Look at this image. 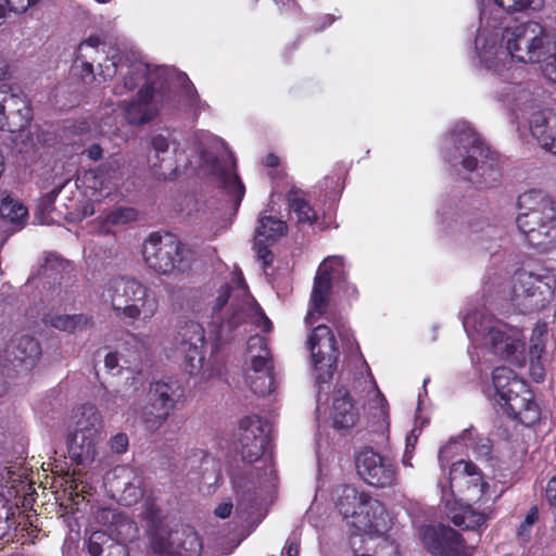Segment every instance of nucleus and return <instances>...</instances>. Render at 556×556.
<instances>
[{"label": "nucleus", "mask_w": 556, "mask_h": 556, "mask_svg": "<svg viewBox=\"0 0 556 556\" xmlns=\"http://www.w3.org/2000/svg\"><path fill=\"white\" fill-rule=\"evenodd\" d=\"M476 55L480 66L501 80L496 98L518 117L532 105L533 99L529 85L519 81L523 73L520 67H514L513 59L505 43L503 13L498 9L482 10L480 26L475 39Z\"/></svg>", "instance_id": "nucleus-1"}, {"label": "nucleus", "mask_w": 556, "mask_h": 556, "mask_svg": "<svg viewBox=\"0 0 556 556\" xmlns=\"http://www.w3.org/2000/svg\"><path fill=\"white\" fill-rule=\"evenodd\" d=\"M238 292L239 294L233 296L232 312L227 321H223L217 316V312L228 302L230 287L224 285L214 300L212 306L214 315L208 324V339L213 343L214 352H217L224 343L230 340L232 330L242 321H250L264 332H269L273 329L271 321L265 316L255 300L248 294L247 286L241 277L238 278Z\"/></svg>", "instance_id": "nucleus-2"}, {"label": "nucleus", "mask_w": 556, "mask_h": 556, "mask_svg": "<svg viewBox=\"0 0 556 556\" xmlns=\"http://www.w3.org/2000/svg\"><path fill=\"white\" fill-rule=\"evenodd\" d=\"M101 298L110 304L116 317L127 320L149 323L159 311V301L148 286L129 277L109 279L102 290Z\"/></svg>", "instance_id": "nucleus-3"}, {"label": "nucleus", "mask_w": 556, "mask_h": 556, "mask_svg": "<svg viewBox=\"0 0 556 556\" xmlns=\"http://www.w3.org/2000/svg\"><path fill=\"white\" fill-rule=\"evenodd\" d=\"M526 211L516 223L529 244L547 251L556 245V204L545 192L531 190L519 198Z\"/></svg>", "instance_id": "nucleus-4"}, {"label": "nucleus", "mask_w": 556, "mask_h": 556, "mask_svg": "<svg viewBox=\"0 0 556 556\" xmlns=\"http://www.w3.org/2000/svg\"><path fill=\"white\" fill-rule=\"evenodd\" d=\"M451 141L454 146V153L448 157L452 165H456L462 159L463 167L468 172L477 170V178L473 182L484 187H493L501 179V169L497 160L476 131L466 122L458 123L452 131Z\"/></svg>", "instance_id": "nucleus-5"}, {"label": "nucleus", "mask_w": 556, "mask_h": 556, "mask_svg": "<svg viewBox=\"0 0 556 556\" xmlns=\"http://www.w3.org/2000/svg\"><path fill=\"white\" fill-rule=\"evenodd\" d=\"M464 328L475 342L490 345L493 353L511 362L522 365L525 357L523 336L521 330L486 316L481 312L468 313L463 319Z\"/></svg>", "instance_id": "nucleus-6"}, {"label": "nucleus", "mask_w": 556, "mask_h": 556, "mask_svg": "<svg viewBox=\"0 0 556 556\" xmlns=\"http://www.w3.org/2000/svg\"><path fill=\"white\" fill-rule=\"evenodd\" d=\"M100 75L103 76L105 80L113 78L117 73L121 74L123 80L122 84H116L114 86V92L116 94L122 96L128 91H132L137 87H149L151 89H155L161 85L159 80L164 79L167 81L169 77L176 75L178 80L181 83L185 94L190 99V103L194 104L198 99L197 90L187 75L184 73L176 74L173 68L155 67L151 70L147 63L141 61L117 64L114 60H106L105 63L100 64Z\"/></svg>", "instance_id": "nucleus-7"}, {"label": "nucleus", "mask_w": 556, "mask_h": 556, "mask_svg": "<svg viewBox=\"0 0 556 556\" xmlns=\"http://www.w3.org/2000/svg\"><path fill=\"white\" fill-rule=\"evenodd\" d=\"M336 507L343 518H351L357 533L370 536L383 534L388 529V514L383 505L352 485H341L336 490Z\"/></svg>", "instance_id": "nucleus-8"}, {"label": "nucleus", "mask_w": 556, "mask_h": 556, "mask_svg": "<svg viewBox=\"0 0 556 556\" xmlns=\"http://www.w3.org/2000/svg\"><path fill=\"white\" fill-rule=\"evenodd\" d=\"M495 389V402L505 408L508 415L525 426H532L541 418L539 405L533 400L526 381L510 368L501 366L492 375Z\"/></svg>", "instance_id": "nucleus-9"}, {"label": "nucleus", "mask_w": 556, "mask_h": 556, "mask_svg": "<svg viewBox=\"0 0 556 556\" xmlns=\"http://www.w3.org/2000/svg\"><path fill=\"white\" fill-rule=\"evenodd\" d=\"M495 389V402L505 408L508 415L525 426H532L541 418L539 405L533 400L526 381L510 368L501 366L492 375Z\"/></svg>", "instance_id": "nucleus-10"}, {"label": "nucleus", "mask_w": 556, "mask_h": 556, "mask_svg": "<svg viewBox=\"0 0 556 556\" xmlns=\"http://www.w3.org/2000/svg\"><path fill=\"white\" fill-rule=\"evenodd\" d=\"M71 420V456L77 464H90L96 459L97 445L103 430L102 415L93 404L87 403L72 412Z\"/></svg>", "instance_id": "nucleus-11"}, {"label": "nucleus", "mask_w": 556, "mask_h": 556, "mask_svg": "<svg viewBox=\"0 0 556 556\" xmlns=\"http://www.w3.org/2000/svg\"><path fill=\"white\" fill-rule=\"evenodd\" d=\"M555 281L525 270L516 273L503 288L504 299L521 313H531L543 308L555 292Z\"/></svg>", "instance_id": "nucleus-12"}, {"label": "nucleus", "mask_w": 556, "mask_h": 556, "mask_svg": "<svg viewBox=\"0 0 556 556\" xmlns=\"http://www.w3.org/2000/svg\"><path fill=\"white\" fill-rule=\"evenodd\" d=\"M555 35L542 24L528 21L505 27V43L510 51L513 62L535 63L544 54Z\"/></svg>", "instance_id": "nucleus-13"}, {"label": "nucleus", "mask_w": 556, "mask_h": 556, "mask_svg": "<svg viewBox=\"0 0 556 556\" xmlns=\"http://www.w3.org/2000/svg\"><path fill=\"white\" fill-rule=\"evenodd\" d=\"M182 392L177 383L155 381L150 384L147 403L134 410L136 419L148 431H157L181 402Z\"/></svg>", "instance_id": "nucleus-14"}, {"label": "nucleus", "mask_w": 556, "mask_h": 556, "mask_svg": "<svg viewBox=\"0 0 556 556\" xmlns=\"http://www.w3.org/2000/svg\"><path fill=\"white\" fill-rule=\"evenodd\" d=\"M186 249L174 235L151 233L142 244L144 264L159 275H173L184 269Z\"/></svg>", "instance_id": "nucleus-15"}, {"label": "nucleus", "mask_w": 556, "mask_h": 556, "mask_svg": "<svg viewBox=\"0 0 556 556\" xmlns=\"http://www.w3.org/2000/svg\"><path fill=\"white\" fill-rule=\"evenodd\" d=\"M150 548L160 556H201L203 544L190 526H157L150 532Z\"/></svg>", "instance_id": "nucleus-16"}, {"label": "nucleus", "mask_w": 556, "mask_h": 556, "mask_svg": "<svg viewBox=\"0 0 556 556\" xmlns=\"http://www.w3.org/2000/svg\"><path fill=\"white\" fill-rule=\"evenodd\" d=\"M245 382L251 391L265 396L273 391L274 380L270 375V352L263 336H251L247 342Z\"/></svg>", "instance_id": "nucleus-17"}, {"label": "nucleus", "mask_w": 556, "mask_h": 556, "mask_svg": "<svg viewBox=\"0 0 556 556\" xmlns=\"http://www.w3.org/2000/svg\"><path fill=\"white\" fill-rule=\"evenodd\" d=\"M346 276L343 257L332 255L320 263L311 294L312 307L305 317L307 324H313L317 317L326 314L332 279L344 281Z\"/></svg>", "instance_id": "nucleus-18"}, {"label": "nucleus", "mask_w": 556, "mask_h": 556, "mask_svg": "<svg viewBox=\"0 0 556 556\" xmlns=\"http://www.w3.org/2000/svg\"><path fill=\"white\" fill-rule=\"evenodd\" d=\"M346 276L343 257L332 255L320 263L311 294L312 307L305 317L307 324H313L317 317L326 314L332 279L344 281Z\"/></svg>", "instance_id": "nucleus-19"}, {"label": "nucleus", "mask_w": 556, "mask_h": 556, "mask_svg": "<svg viewBox=\"0 0 556 556\" xmlns=\"http://www.w3.org/2000/svg\"><path fill=\"white\" fill-rule=\"evenodd\" d=\"M316 379L319 383L330 380L337 368L339 351L331 329L326 325H318L307 339Z\"/></svg>", "instance_id": "nucleus-20"}, {"label": "nucleus", "mask_w": 556, "mask_h": 556, "mask_svg": "<svg viewBox=\"0 0 556 556\" xmlns=\"http://www.w3.org/2000/svg\"><path fill=\"white\" fill-rule=\"evenodd\" d=\"M359 477L369 485L383 489L396 482L397 467L395 463L381 456L371 447H365L355 458Z\"/></svg>", "instance_id": "nucleus-21"}, {"label": "nucleus", "mask_w": 556, "mask_h": 556, "mask_svg": "<svg viewBox=\"0 0 556 556\" xmlns=\"http://www.w3.org/2000/svg\"><path fill=\"white\" fill-rule=\"evenodd\" d=\"M41 355L38 341L27 334L12 337L0 351V363L11 366L16 372L31 370Z\"/></svg>", "instance_id": "nucleus-22"}, {"label": "nucleus", "mask_w": 556, "mask_h": 556, "mask_svg": "<svg viewBox=\"0 0 556 556\" xmlns=\"http://www.w3.org/2000/svg\"><path fill=\"white\" fill-rule=\"evenodd\" d=\"M178 349L185 358V368L191 375H198L204 363L205 331L194 320L185 321L178 330Z\"/></svg>", "instance_id": "nucleus-23"}, {"label": "nucleus", "mask_w": 556, "mask_h": 556, "mask_svg": "<svg viewBox=\"0 0 556 556\" xmlns=\"http://www.w3.org/2000/svg\"><path fill=\"white\" fill-rule=\"evenodd\" d=\"M237 440V450L243 460L253 463L260 459L267 444L262 419L256 415L243 417L239 422Z\"/></svg>", "instance_id": "nucleus-24"}, {"label": "nucleus", "mask_w": 556, "mask_h": 556, "mask_svg": "<svg viewBox=\"0 0 556 556\" xmlns=\"http://www.w3.org/2000/svg\"><path fill=\"white\" fill-rule=\"evenodd\" d=\"M420 539L433 555L441 556H471L472 548L468 547L462 536L451 528H442L441 535L448 541L443 545L439 538V532L433 527H422L419 530Z\"/></svg>", "instance_id": "nucleus-25"}, {"label": "nucleus", "mask_w": 556, "mask_h": 556, "mask_svg": "<svg viewBox=\"0 0 556 556\" xmlns=\"http://www.w3.org/2000/svg\"><path fill=\"white\" fill-rule=\"evenodd\" d=\"M237 162L231 153H226L223 159L213 164V173L217 177L222 188L229 197L231 210L237 212L245 193V188L236 173Z\"/></svg>", "instance_id": "nucleus-26"}, {"label": "nucleus", "mask_w": 556, "mask_h": 556, "mask_svg": "<svg viewBox=\"0 0 556 556\" xmlns=\"http://www.w3.org/2000/svg\"><path fill=\"white\" fill-rule=\"evenodd\" d=\"M94 520L108 529V534L122 542H131L138 535L136 522L126 514L111 508H99L94 513Z\"/></svg>", "instance_id": "nucleus-27"}, {"label": "nucleus", "mask_w": 556, "mask_h": 556, "mask_svg": "<svg viewBox=\"0 0 556 556\" xmlns=\"http://www.w3.org/2000/svg\"><path fill=\"white\" fill-rule=\"evenodd\" d=\"M154 90L149 87L140 88L135 99L121 103L124 118L129 124L142 125L156 116L159 104L154 99Z\"/></svg>", "instance_id": "nucleus-28"}, {"label": "nucleus", "mask_w": 556, "mask_h": 556, "mask_svg": "<svg viewBox=\"0 0 556 556\" xmlns=\"http://www.w3.org/2000/svg\"><path fill=\"white\" fill-rule=\"evenodd\" d=\"M451 488L467 486L469 500L479 501L485 493L488 483L482 480L478 467L469 462L459 460L452 465L450 471Z\"/></svg>", "instance_id": "nucleus-29"}, {"label": "nucleus", "mask_w": 556, "mask_h": 556, "mask_svg": "<svg viewBox=\"0 0 556 556\" xmlns=\"http://www.w3.org/2000/svg\"><path fill=\"white\" fill-rule=\"evenodd\" d=\"M115 172L98 167L84 172L77 178V185L84 189V193L91 202H100L102 198L108 197L112 189V178Z\"/></svg>", "instance_id": "nucleus-30"}, {"label": "nucleus", "mask_w": 556, "mask_h": 556, "mask_svg": "<svg viewBox=\"0 0 556 556\" xmlns=\"http://www.w3.org/2000/svg\"><path fill=\"white\" fill-rule=\"evenodd\" d=\"M5 103L10 109L12 116L18 117V127L23 128L31 119V109L28 100L25 96L14 94L11 92V88L8 85L0 86V130L3 129L7 115H5Z\"/></svg>", "instance_id": "nucleus-31"}, {"label": "nucleus", "mask_w": 556, "mask_h": 556, "mask_svg": "<svg viewBox=\"0 0 556 556\" xmlns=\"http://www.w3.org/2000/svg\"><path fill=\"white\" fill-rule=\"evenodd\" d=\"M330 417L333 427L338 430H348L356 424L358 414L345 389H339L334 392Z\"/></svg>", "instance_id": "nucleus-32"}, {"label": "nucleus", "mask_w": 556, "mask_h": 556, "mask_svg": "<svg viewBox=\"0 0 556 556\" xmlns=\"http://www.w3.org/2000/svg\"><path fill=\"white\" fill-rule=\"evenodd\" d=\"M446 516L457 527L468 530L480 529L486 521V515L460 502H446Z\"/></svg>", "instance_id": "nucleus-33"}, {"label": "nucleus", "mask_w": 556, "mask_h": 556, "mask_svg": "<svg viewBox=\"0 0 556 556\" xmlns=\"http://www.w3.org/2000/svg\"><path fill=\"white\" fill-rule=\"evenodd\" d=\"M530 130L540 146L556 155V115L545 117L538 112L531 116Z\"/></svg>", "instance_id": "nucleus-34"}, {"label": "nucleus", "mask_w": 556, "mask_h": 556, "mask_svg": "<svg viewBox=\"0 0 556 556\" xmlns=\"http://www.w3.org/2000/svg\"><path fill=\"white\" fill-rule=\"evenodd\" d=\"M138 213L135 208L121 206L106 212L99 219V231L104 235L115 233L121 228L137 219Z\"/></svg>", "instance_id": "nucleus-35"}, {"label": "nucleus", "mask_w": 556, "mask_h": 556, "mask_svg": "<svg viewBox=\"0 0 556 556\" xmlns=\"http://www.w3.org/2000/svg\"><path fill=\"white\" fill-rule=\"evenodd\" d=\"M49 325L60 331L74 332L77 329H85L91 325V318L85 314L59 315L48 313L42 318Z\"/></svg>", "instance_id": "nucleus-36"}, {"label": "nucleus", "mask_w": 556, "mask_h": 556, "mask_svg": "<svg viewBox=\"0 0 556 556\" xmlns=\"http://www.w3.org/2000/svg\"><path fill=\"white\" fill-rule=\"evenodd\" d=\"M287 225L279 218L262 214L258 218V226L255 230L256 244L275 241L286 233Z\"/></svg>", "instance_id": "nucleus-37"}, {"label": "nucleus", "mask_w": 556, "mask_h": 556, "mask_svg": "<svg viewBox=\"0 0 556 556\" xmlns=\"http://www.w3.org/2000/svg\"><path fill=\"white\" fill-rule=\"evenodd\" d=\"M480 5V12L482 10H494L498 9L503 13V22L505 21V12H535L540 11L544 7V0H493V3L488 5Z\"/></svg>", "instance_id": "nucleus-38"}, {"label": "nucleus", "mask_w": 556, "mask_h": 556, "mask_svg": "<svg viewBox=\"0 0 556 556\" xmlns=\"http://www.w3.org/2000/svg\"><path fill=\"white\" fill-rule=\"evenodd\" d=\"M116 471H119V477L130 480L128 482H124L121 501L127 506L136 504L142 496L140 478L128 467H119Z\"/></svg>", "instance_id": "nucleus-39"}, {"label": "nucleus", "mask_w": 556, "mask_h": 556, "mask_svg": "<svg viewBox=\"0 0 556 556\" xmlns=\"http://www.w3.org/2000/svg\"><path fill=\"white\" fill-rule=\"evenodd\" d=\"M289 206L296 215L299 223L312 224L316 220L317 215L309 203L303 198V192L298 189H291L288 193Z\"/></svg>", "instance_id": "nucleus-40"}, {"label": "nucleus", "mask_w": 556, "mask_h": 556, "mask_svg": "<svg viewBox=\"0 0 556 556\" xmlns=\"http://www.w3.org/2000/svg\"><path fill=\"white\" fill-rule=\"evenodd\" d=\"M27 216V208L5 191L0 192V217L17 224Z\"/></svg>", "instance_id": "nucleus-41"}, {"label": "nucleus", "mask_w": 556, "mask_h": 556, "mask_svg": "<svg viewBox=\"0 0 556 556\" xmlns=\"http://www.w3.org/2000/svg\"><path fill=\"white\" fill-rule=\"evenodd\" d=\"M544 51L540 61L535 64L540 65L541 73L544 78L556 84V36Z\"/></svg>", "instance_id": "nucleus-42"}, {"label": "nucleus", "mask_w": 556, "mask_h": 556, "mask_svg": "<svg viewBox=\"0 0 556 556\" xmlns=\"http://www.w3.org/2000/svg\"><path fill=\"white\" fill-rule=\"evenodd\" d=\"M548 339V328L546 323H538L530 337L529 353L531 357H542L545 352V345Z\"/></svg>", "instance_id": "nucleus-43"}, {"label": "nucleus", "mask_w": 556, "mask_h": 556, "mask_svg": "<svg viewBox=\"0 0 556 556\" xmlns=\"http://www.w3.org/2000/svg\"><path fill=\"white\" fill-rule=\"evenodd\" d=\"M101 45L102 41L99 36H90L81 41L77 48L75 67L78 68V62H86V60L90 62L96 61Z\"/></svg>", "instance_id": "nucleus-44"}, {"label": "nucleus", "mask_w": 556, "mask_h": 556, "mask_svg": "<svg viewBox=\"0 0 556 556\" xmlns=\"http://www.w3.org/2000/svg\"><path fill=\"white\" fill-rule=\"evenodd\" d=\"M147 162L152 174L157 178H166V170L173 169V162L161 153L148 150Z\"/></svg>", "instance_id": "nucleus-45"}, {"label": "nucleus", "mask_w": 556, "mask_h": 556, "mask_svg": "<svg viewBox=\"0 0 556 556\" xmlns=\"http://www.w3.org/2000/svg\"><path fill=\"white\" fill-rule=\"evenodd\" d=\"M110 535L105 531H93L87 543L90 556H104L106 554Z\"/></svg>", "instance_id": "nucleus-46"}, {"label": "nucleus", "mask_w": 556, "mask_h": 556, "mask_svg": "<svg viewBox=\"0 0 556 556\" xmlns=\"http://www.w3.org/2000/svg\"><path fill=\"white\" fill-rule=\"evenodd\" d=\"M39 0H0V25L10 11L25 12L35 5Z\"/></svg>", "instance_id": "nucleus-47"}, {"label": "nucleus", "mask_w": 556, "mask_h": 556, "mask_svg": "<svg viewBox=\"0 0 556 556\" xmlns=\"http://www.w3.org/2000/svg\"><path fill=\"white\" fill-rule=\"evenodd\" d=\"M539 519V510L536 507H531L525 517V520L520 523L517 529V535L523 541H528L531 534L532 526Z\"/></svg>", "instance_id": "nucleus-48"}, {"label": "nucleus", "mask_w": 556, "mask_h": 556, "mask_svg": "<svg viewBox=\"0 0 556 556\" xmlns=\"http://www.w3.org/2000/svg\"><path fill=\"white\" fill-rule=\"evenodd\" d=\"M149 150L154 153H161L163 156L173 161L172 153L169 151V141L167 137L163 135H155L151 138Z\"/></svg>", "instance_id": "nucleus-49"}, {"label": "nucleus", "mask_w": 556, "mask_h": 556, "mask_svg": "<svg viewBox=\"0 0 556 556\" xmlns=\"http://www.w3.org/2000/svg\"><path fill=\"white\" fill-rule=\"evenodd\" d=\"M110 447L114 453L123 454L128 447V437L126 433L119 432L110 439Z\"/></svg>", "instance_id": "nucleus-50"}, {"label": "nucleus", "mask_w": 556, "mask_h": 556, "mask_svg": "<svg viewBox=\"0 0 556 556\" xmlns=\"http://www.w3.org/2000/svg\"><path fill=\"white\" fill-rule=\"evenodd\" d=\"M530 375L535 382H542L545 378V368L541 357L530 356Z\"/></svg>", "instance_id": "nucleus-51"}, {"label": "nucleus", "mask_w": 556, "mask_h": 556, "mask_svg": "<svg viewBox=\"0 0 556 556\" xmlns=\"http://www.w3.org/2000/svg\"><path fill=\"white\" fill-rule=\"evenodd\" d=\"M104 556H128L126 543L117 541L110 535L106 554Z\"/></svg>", "instance_id": "nucleus-52"}, {"label": "nucleus", "mask_w": 556, "mask_h": 556, "mask_svg": "<svg viewBox=\"0 0 556 556\" xmlns=\"http://www.w3.org/2000/svg\"><path fill=\"white\" fill-rule=\"evenodd\" d=\"M285 551L287 556H299L300 553V534L293 531L287 540Z\"/></svg>", "instance_id": "nucleus-53"}, {"label": "nucleus", "mask_w": 556, "mask_h": 556, "mask_svg": "<svg viewBox=\"0 0 556 556\" xmlns=\"http://www.w3.org/2000/svg\"><path fill=\"white\" fill-rule=\"evenodd\" d=\"M377 556H401V555L399 552V547L395 543L390 542L387 539H383L382 543L379 545Z\"/></svg>", "instance_id": "nucleus-54"}, {"label": "nucleus", "mask_w": 556, "mask_h": 556, "mask_svg": "<svg viewBox=\"0 0 556 556\" xmlns=\"http://www.w3.org/2000/svg\"><path fill=\"white\" fill-rule=\"evenodd\" d=\"M472 448L478 456L488 457L492 451L491 441L488 438H480Z\"/></svg>", "instance_id": "nucleus-55"}, {"label": "nucleus", "mask_w": 556, "mask_h": 556, "mask_svg": "<svg viewBox=\"0 0 556 556\" xmlns=\"http://www.w3.org/2000/svg\"><path fill=\"white\" fill-rule=\"evenodd\" d=\"M374 535L375 534L368 536V535H366L364 533H357V535L352 540V543H351L354 556H372V555H370L368 553L361 552L359 548L356 547V544L357 543H365V542L368 543V541L371 540ZM376 535L377 536H381L382 534H376Z\"/></svg>", "instance_id": "nucleus-56"}, {"label": "nucleus", "mask_w": 556, "mask_h": 556, "mask_svg": "<svg viewBox=\"0 0 556 556\" xmlns=\"http://www.w3.org/2000/svg\"><path fill=\"white\" fill-rule=\"evenodd\" d=\"M47 303L52 308L62 306L64 303L71 301V294H61V290L59 289L58 294H47Z\"/></svg>", "instance_id": "nucleus-57"}, {"label": "nucleus", "mask_w": 556, "mask_h": 556, "mask_svg": "<svg viewBox=\"0 0 556 556\" xmlns=\"http://www.w3.org/2000/svg\"><path fill=\"white\" fill-rule=\"evenodd\" d=\"M232 507L233 505L230 501L223 502L216 506L214 515L220 519H226L230 516Z\"/></svg>", "instance_id": "nucleus-58"}, {"label": "nucleus", "mask_w": 556, "mask_h": 556, "mask_svg": "<svg viewBox=\"0 0 556 556\" xmlns=\"http://www.w3.org/2000/svg\"><path fill=\"white\" fill-rule=\"evenodd\" d=\"M104 366L109 371L119 367V355L116 352H110L104 357Z\"/></svg>", "instance_id": "nucleus-59"}, {"label": "nucleus", "mask_w": 556, "mask_h": 556, "mask_svg": "<svg viewBox=\"0 0 556 556\" xmlns=\"http://www.w3.org/2000/svg\"><path fill=\"white\" fill-rule=\"evenodd\" d=\"M79 66L81 67L79 74L83 79H86L88 77L94 78L92 62H90L89 60H86V62H78V67Z\"/></svg>", "instance_id": "nucleus-60"}, {"label": "nucleus", "mask_w": 556, "mask_h": 556, "mask_svg": "<svg viewBox=\"0 0 556 556\" xmlns=\"http://www.w3.org/2000/svg\"><path fill=\"white\" fill-rule=\"evenodd\" d=\"M374 401L376 402L377 406L380 408L381 415H384L387 413V401L384 396L381 394V392L377 389V387H374Z\"/></svg>", "instance_id": "nucleus-61"}, {"label": "nucleus", "mask_w": 556, "mask_h": 556, "mask_svg": "<svg viewBox=\"0 0 556 556\" xmlns=\"http://www.w3.org/2000/svg\"><path fill=\"white\" fill-rule=\"evenodd\" d=\"M546 498L551 504H556V478L551 479L547 483Z\"/></svg>", "instance_id": "nucleus-62"}, {"label": "nucleus", "mask_w": 556, "mask_h": 556, "mask_svg": "<svg viewBox=\"0 0 556 556\" xmlns=\"http://www.w3.org/2000/svg\"><path fill=\"white\" fill-rule=\"evenodd\" d=\"M257 257L263 261L264 265H269L274 260L273 253L266 247L258 248Z\"/></svg>", "instance_id": "nucleus-63"}, {"label": "nucleus", "mask_w": 556, "mask_h": 556, "mask_svg": "<svg viewBox=\"0 0 556 556\" xmlns=\"http://www.w3.org/2000/svg\"><path fill=\"white\" fill-rule=\"evenodd\" d=\"M12 528L9 516H0V540L7 536Z\"/></svg>", "instance_id": "nucleus-64"}]
</instances>
